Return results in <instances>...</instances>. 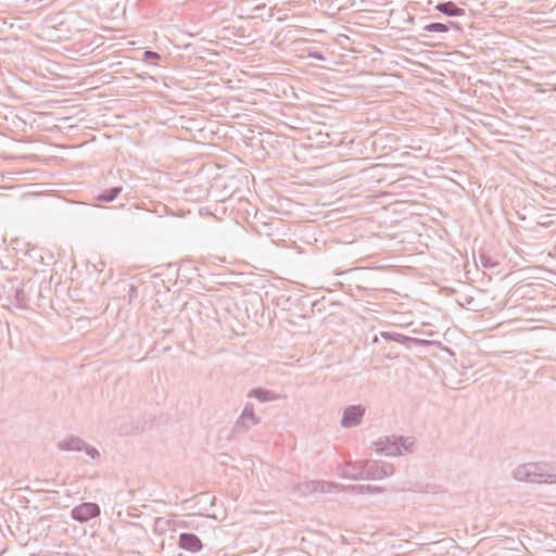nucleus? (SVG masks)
Segmentation results:
<instances>
[{
  "label": "nucleus",
  "instance_id": "obj_7",
  "mask_svg": "<svg viewBox=\"0 0 556 556\" xmlns=\"http://www.w3.org/2000/svg\"><path fill=\"white\" fill-rule=\"evenodd\" d=\"M261 422V418H248L247 415H240L235 425L230 430L231 438H238L240 435L245 434L253 426H256Z\"/></svg>",
  "mask_w": 556,
  "mask_h": 556
},
{
  "label": "nucleus",
  "instance_id": "obj_11",
  "mask_svg": "<svg viewBox=\"0 0 556 556\" xmlns=\"http://www.w3.org/2000/svg\"><path fill=\"white\" fill-rule=\"evenodd\" d=\"M435 10L448 17L464 16L466 14L463 8L457 7L452 1L440 2L435 5Z\"/></svg>",
  "mask_w": 556,
  "mask_h": 556
},
{
  "label": "nucleus",
  "instance_id": "obj_17",
  "mask_svg": "<svg viewBox=\"0 0 556 556\" xmlns=\"http://www.w3.org/2000/svg\"><path fill=\"white\" fill-rule=\"evenodd\" d=\"M172 523L173 521L170 519L157 517L154 520V531L157 533H165L167 530L172 529Z\"/></svg>",
  "mask_w": 556,
  "mask_h": 556
},
{
  "label": "nucleus",
  "instance_id": "obj_14",
  "mask_svg": "<svg viewBox=\"0 0 556 556\" xmlns=\"http://www.w3.org/2000/svg\"><path fill=\"white\" fill-rule=\"evenodd\" d=\"M451 28H456L457 30L460 29V27L458 26L457 23L447 21L446 23L433 22V23L427 24L422 27V30L427 31V33H446Z\"/></svg>",
  "mask_w": 556,
  "mask_h": 556
},
{
  "label": "nucleus",
  "instance_id": "obj_20",
  "mask_svg": "<svg viewBox=\"0 0 556 556\" xmlns=\"http://www.w3.org/2000/svg\"><path fill=\"white\" fill-rule=\"evenodd\" d=\"M143 55H144V60H147V61H155V60L161 59V55L155 51L147 50V51H144Z\"/></svg>",
  "mask_w": 556,
  "mask_h": 556
},
{
  "label": "nucleus",
  "instance_id": "obj_4",
  "mask_svg": "<svg viewBox=\"0 0 556 556\" xmlns=\"http://www.w3.org/2000/svg\"><path fill=\"white\" fill-rule=\"evenodd\" d=\"M56 447L65 452H85L92 459L100 456L99 451L94 446L89 445L86 441L76 435H70L59 441Z\"/></svg>",
  "mask_w": 556,
  "mask_h": 556
},
{
  "label": "nucleus",
  "instance_id": "obj_6",
  "mask_svg": "<svg viewBox=\"0 0 556 556\" xmlns=\"http://www.w3.org/2000/svg\"><path fill=\"white\" fill-rule=\"evenodd\" d=\"M365 415V408L361 405H351L343 412L341 426L343 428H353L362 422Z\"/></svg>",
  "mask_w": 556,
  "mask_h": 556
},
{
  "label": "nucleus",
  "instance_id": "obj_2",
  "mask_svg": "<svg viewBox=\"0 0 556 556\" xmlns=\"http://www.w3.org/2000/svg\"><path fill=\"white\" fill-rule=\"evenodd\" d=\"M415 441L409 437H386L375 443L376 451L388 456L402 455L403 452L410 453Z\"/></svg>",
  "mask_w": 556,
  "mask_h": 556
},
{
  "label": "nucleus",
  "instance_id": "obj_1",
  "mask_svg": "<svg viewBox=\"0 0 556 556\" xmlns=\"http://www.w3.org/2000/svg\"><path fill=\"white\" fill-rule=\"evenodd\" d=\"M515 480L527 483H554L556 473H551L547 465L541 463H528L516 467L513 471Z\"/></svg>",
  "mask_w": 556,
  "mask_h": 556
},
{
  "label": "nucleus",
  "instance_id": "obj_13",
  "mask_svg": "<svg viewBox=\"0 0 556 556\" xmlns=\"http://www.w3.org/2000/svg\"><path fill=\"white\" fill-rule=\"evenodd\" d=\"M248 397H254L261 403L271 402L279 399V395L276 394L274 391L263 389V388H256L252 389L248 393Z\"/></svg>",
  "mask_w": 556,
  "mask_h": 556
},
{
  "label": "nucleus",
  "instance_id": "obj_15",
  "mask_svg": "<svg viewBox=\"0 0 556 556\" xmlns=\"http://www.w3.org/2000/svg\"><path fill=\"white\" fill-rule=\"evenodd\" d=\"M122 191H123L122 186H115V187L105 189L102 192H100L96 197V200L99 202H112L122 193Z\"/></svg>",
  "mask_w": 556,
  "mask_h": 556
},
{
  "label": "nucleus",
  "instance_id": "obj_9",
  "mask_svg": "<svg viewBox=\"0 0 556 556\" xmlns=\"http://www.w3.org/2000/svg\"><path fill=\"white\" fill-rule=\"evenodd\" d=\"M33 288L29 282H21L18 287H16L14 291V303L20 308H27L29 306V290Z\"/></svg>",
  "mask_w": 556,
  "mask_h": 556
},
{
  "label": "nucleus",
  "instance_id": "obj_21",
  "mask_svg": "<svg viewBox=\"0 0 556 556\" xmlns=\"http://www.w3.org/2000/svg\"><path fill=\"white\" fill-rule=\"evenodd\" d=\"M309 56L315 60H319V61L325 60V56L320 52H317V51L309 53Z\"/></svg>",
  "mask_w": 556,
  "mask_h": 556
},
{
  "label": "nucleus",
  "instance_id": "obj_3",
  "mask_svg": "<svg viewBox=\"0 0 556 556\" xmlns=\"http://www.w3.org/2000/svg\"><path fill=\"white\" fill-rule=\"evenodd\" d=\"M394 473V466L390 463L375 459L363 460V480H381Z\"/></svg>",
  "mask_w": 556,
  "mask_h": 556
},
{
  "label": "nucleus",
  "instance_id": "obj_12",
  "mask_svg": "<svg viewBox=\"0 0 556 556\" xmlns=\"http://www.w3.org/2000/svg\"><path fill=\"white\" fill-rule=\"evenodd\" d=\"M380 336H381V338H383L387 341H395V342H399L402 344H407V343L419 344V343L425 342L424 340H420L417 338H412V337H408V336H405L402 333L391 332V331H381Z\"/></svg>",
  "mask_w": 556,
  "mask_h": 556
},
{
  "label": "nucleus",
  "instance_id": "obj_22",
  "mask_svg": "<svg viewBox=\"0 0 556 556\" xmlns=\"http://www.w3.org/2000/svg\"><path fill=\"white\" fill-rule=\"evenodd\" d=\"M129 300L131 301L132 296H137V287L134 285H129Z\"/></svg>",
  "mask_w": 556,
  "mask_h": 556
},
{
  "label": "nucleus",
  "instance_id": "obj_10",
  "mask_svg": "<svg viewBox=\"0 0 556 556\" xmlns=\"http://www.w3.org/2000/svg\"><path fill=\"white\" fill-rule=\"evenodd\" d=\"M341 475L346 479L363 480V460L346 463L342 467Z\"/></svg>",
  "mask_w": 556,
  "mask_h": 556
},
{
  "label": "nucleus",
  "instance_id": "obj_19",
  "mask_svg": "<svg viewBox=\"0 0 556 556\" xmlns=\"http://www.w3.org/2000/svg\"><path fill=\"white\" fill-rule=\"evenodd\" d=\"M480 261L485 268H493L497 265L496 262H494L489 255H485L484 253L480 254Z\"/></svg>",
  "mask_w": 556,
  "mask_h": 556
},
{
  "label": "nucleus",
  "instance_id": "obj_5",
  "mask_svg": "<svg viewBox=\"0 0 556 556\" xmlns=\"http://www.w3.org/2000/svg\"><path fill=\"white\" fill-rule=\"evenodd\" d=\"M101 509L97 503L86 502L75 506L71 511V517L80 523L88 522L90 519L100 515Z\"/></svg>",
  "mask_w": 556,
  "mask_h": 556
},
{
  "label": "nucleus",
  "instance_id": "obj_23",
  "mask_svg": "<svg viewBox=\"0 0 556 556\" xmlns=\"http://www.w3.org/2000/svg\"><path fill=\"white\" fill-rule=\"evenodd\" d=\"M374 343L378 342V338L376 337L374 340H372Z\"/></svg>",
  "mask_w": 556,
  "mask_h": 556
},
{
  "label": "nucleus",
  "instance_id": "obj_18",
  "mask_svg": "<svg viewBox=\"0 0 556 556\" xmlns=\"http://www.w3.org/2000/svg\"><path fill=\"white\" fill-rule=\"evenodd\" d=\"M240 415H247V417L251 418V419L260 418L258 416L255 415L254 406L250 402L245 403L244 408H243V410H242V413Z\"/></svg>",
  "mask_w": 556,
  "mask_h": 556
},
{
  "label": "nucleus",
  "instance_id": "obj_16",
  "mask_svg": "<svg viewBox=\"0 0 556 556\" xmlns=\"http://www.w3.org/2000/svg\"><path fill=\"white\" fill-rule=\"evenodd\" d=\"M350 490H352L355 493H359V494H364V493H382V492H384V488L378 486V485H370V484L351 485Z\"/></svg>",
  "mask_w": 556,
  "mask_h": 556
},
{
  "label": "nucleus",
  "instance_id": "obj_8",
  "mask_svg": "<svg viewBox=\"0 0 556 556\" xmlns=\"http://www.w3.org/2000/svg\"><path fill=\"white\" fill-rule=\"evenodd\" d=\"M178 546L181 549L191 552V553H198L202 549L203 544L198 535L194 533L184 532L180 533L179 540H178Z\"/></svg>",
  "mask_w": 556,
  "mask_h": 556
}]
</instances>
